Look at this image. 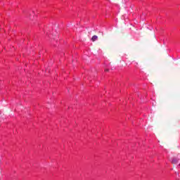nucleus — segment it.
Here are the masks:
<instances>
[{
	"instance_id": "7ed1b4c3",
	"label": "nucleus",
	"mask_w": 180,
	"mask_h": 180,
	"mask_svg": "<svg viewBox=\"0 0 180 180\" xmlns=\"http://www.w3.org/2000/svg\"><path fill=\"white\" fill-rule=\"evenodd\" d=\"M108 71H109V69H105V72H108Z\"/></svg>"
},
{
	"instance_id": "f03ea898",
	"label": "nucleus",
	"mask_w": 180,
	"mask_h": 180,
	"mask_svg": "<svg viewBox=\"0 0 180 180\" xmlns=\"http://www.w3.org/2000/svg\"><path fill=\"white\" fill-rule=\"evenodd\" d=\"M178 162V160L176 159H173L172 160V164H176Z\"/></svg>"
},
{
	"instance_id": "f257e3e1",
	"label": "nucleus",
	"mask_w": 180,
	"mask_h": 180,
	"mask_svg": "<svg viewBox=\"0 0 180 180\" xmlns=\"http://www.w3.org/2000/svg\"><path fill=\"white\" fill-rule=\"evenodd\" d=\"M96 40H98V36L94 35V36L91 37V41H96Z\"/></svg>"
}]
</instances>
